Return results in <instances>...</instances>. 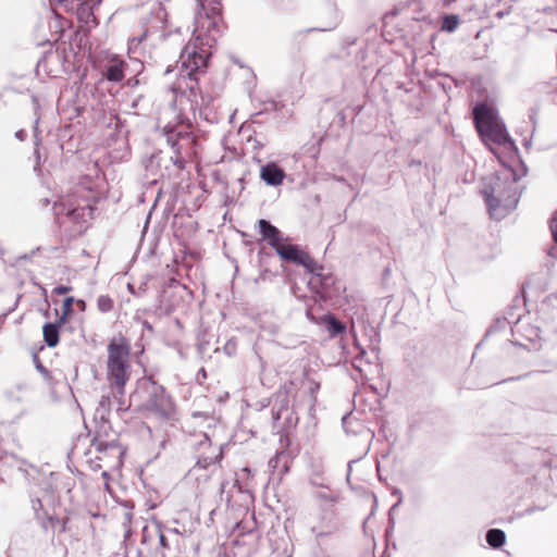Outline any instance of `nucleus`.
I'll return each instance as SVG.
<instances>
[{"label": "nucleus", "instance_id": "1", "mask_svg": "<svg viewBox=\"0 0 557 557\" xmlns=\"http://www.w3.org/2000/svg\"><path fill=\"white\" fill-rule=\"evenodd\" d=\"M199 11L195 15L193 38L186 44L180 55L182 72L175 90L180 91L176 101L181 104L186 99L189 109L196 110L199 98L198 79L195 74L207 67L211 47L221 34L220 1L197 0Z\"/></svg>", "mask_w": 557, "mask_h": 557}, {"label": "nucleus", "instance_id": "2", "mask_svg": "<svg viewBox=\"0 0 557 557\" xmlns=\"http://www.w3.org/2000/svg\"><path fill=\"white\" fill-rule=\"evenodd\" d=\"M519 180L520 176L509 168L483 180L481 194L491 218L502 220L516 209L521 196Z\"/></svg>", "mask_w": 557, "mask_h": 557}, {"label": "nucleus", "instance_id": "3", "mask_svg": "<svg viewBox=\"0 0 557 557\" xmlns=\"http://www.w3.org/2000/svg\"><path fill=\"white\" fill-rule=\"evenodd\" d=\"M107 379L119 410H126L125 384L129 380V342L122 335L113 337L108 345Z\"/></svg>", "mask_w": 557, "mask_h": 557}, {"label": "nucleus", "instance_id": "4", "mask_svg": "<svg viewBox=\"0 0 557 557\" xmlns=\"http://www.w3.org/2000/svg\"><path fill=\"white\" fill-rule=\"evenodd\" d=\"M177 117L180 119L177 124H168L163 127V135L174 152L171 157L173 164L178 170H184L187 160L196 153L197 143L190 124H186L181 115Z\"/></svg>", "mask_w": 557, "mask_h": 557}, {"label": "nucleus", "instance_id": "5", "mask_svg": "<svg viewBox=\"0 0 557 557\" xmlns=\"http://www.w3.org/2000/svg\"><path fill=\"white\" fill-rule=\"evenodd\" d=\"M473 122L478 133L485 144H495L509 150H516L505 125L495 116L486 104H478L473 109Z\"/></svg>", "mask_w": 557, "mask_h": 557}, {"label": "nucleus", "instance_id": "6", "mask_svg": "<svg viewBox=\"0 0 557 557\" xmlns=\"http://www.w3.org/2000/svg\"><path fill=\"white\" fill-rule=\"evenodd\" d=\"M54 214L60 223L71 222L83 227L94 215V206L90 200L77 195H67L53 206Z\"/></svg>", "mask_w": 557, "mask_h": 557}, {"label": "nucleus", "instance_id": "7", "mask_svg": "<svg viewBox=\"0 0 557 557\" xmlns=\"http://www.w3.org/2000/svg\"><path fill=\"white\" fill-rule=\"evenodd\" d=\"M91 445L99 453L97 459L100 461H107V466L111 470H121L123 467V459L126 453V449L115 441H104L100 433H97L92 441Z\"/></svg>", "mask_w": 557, "mask_h": 557}, {"label": "nucleus", "instance_id": "8", "mask_svg": "<svg viewBox=\"0 0 557 557\" xmlns=\"http://www.w3.org/2000/svg\"><path fill=\"white\" fill-rule=\"evenodd\" d=\"M281 259L304 267L310 274L322 275L323 268L319 265L309 253L301 250L297 245L282 244L275 249Z\"/></svg>", "mask_w": 557, "mask_h": 557}, {"label": "nucleus", "instance_id": "9", "mask_svg": "<svg viewBox=\"0 0 557 557\" xmlns=\"http://www.w3.org/2000/svg\"><path fill=\"white\" fill-rule=\"evenodd\" d=\"M144 409L160 418H169L174 411V406L163 389H154L144 404Z\"/></svg>", "mask_w": 557, "mask_h": 557}, {"label": "nucleus", "instance_id": "10", "mask_svg": "<svg viewBox=\"0 0 557 557\" xmlns=\"http://www.w3.org/2000/svg\"><path fill=\"white\" fill-rule=\"evenodd\" d=\"M259 233L274 250L284 243L282 232L265 219L258 220Z\"/></svg>", "mask_w": 557, "mask_h": 557}, {"label": "nucleus", "instance_id": "11", "mask_svg": "<svg viewBox=\"0 0 557 557\" xmlns=\"http://www.w3.org/2000/svg\"><path fill=\"white\" fill-rule=\"evenodd\" d=\"M69 315H59L54 323H47L44 325L42 333L45 343L49 347H55L59 344L60 329L69 321Z\"/></svg>", "mask_w": 557, "mask_h": 557}, {"label": "nucleus", "instance_id": "12", "mask_svg": "<svg viewBox=\"0 0 557 557\" xmlns=\"http://www.w3.org/2000/svg\"><path fill=\"white\" fill-rule=\"evenodd\" d=\"M260 177L270 186H278L283 183L285 172L276 163H268L261 168Z\"/></svg>", "mask_w": 557, "mask_h": 557}, {"label": "nucleus", "instance_id": "13", "mask_svg": "<svg viewBox=\"0 0 557 557\" xmlns=\"http://www.w3.org/2000/svg\"><path fill=\"white\" fill-rule=\"evenodd\" d=\"M201 446L206 445L208 448L212 449V454L209 456H200L197 460V466L201 469H207L213 463H218L221 461L223 457V451L221 447L212 446L210 442L201 443Z\"/></svg>", "mask_w": 557, "mask_h": 557}, {"label": "nucleus", "instance_id": "14", "mask_svg": "<svg viewBox=\"0 0 557 557\" xmlns=\"http://www.w3.org/2000/svg\"><path fill=\"white\" fill-rule=\"evenodd\" d=\"M103 76L114 83H119L124 78V62L121 60L112 61L104 70Z\"/></svg>", "mask_w": 557, "mask_h": 557}, {"label": "nucleus", "instance_id": "15", "mask_svg": "<svg viewBox=\"0 0 557 557\" xmlns=\"http://www.w3.org/2000/svg\"><path fill=\"white\" fill-rule=\"evenodd\" d=\"M323 323L331 337L346 332V324L337 320L334 315H324Z\"/></svg>", "mask_w": 557, "mask_h": 557}, {"label": "nucleus", "instance_id": "16", "mask_svg": "<svg viewBox=\"0 0 557 557\" xmlns=\"http://www.w3.org/2000/svg\"><path fill=\"white\" fill-rule=\"evenodd\" d=\"M77 17L81 22L86 24L95 21V14L92 5L88 1H83L76 9Z\"/></svg>", "mask_w": 557, "mask_h": 557}, {"label": "nucleus", "instance_id": "17", "mask_svg": "<svg viewBox=\"0 0 557 557\" xmlns=\"http://www.w3.org/2000/svg\"><path fill=\"white\" fill-rule=\"evenodd\" d=\"M506 535L500 529H491L486 533V542L493 548H499L504 545Z\"/></svg>", "mask_w": 557, "mask_h": 557}, {"label": "nucleus", "instance_id": "18", "mask_svg": "<svg viewBox=\"0 0 557 557\" xmlns=\"http://www.w3.org/2000/svg\"><path fill=\"white\" fill-rule=\"evenodd\" d=\"M459 25V16L455 14L445 15L442 23V30L453 33Z\"/></svg>", "mask_w": 557, "mask_h": 557}, {"label": "nucleus", "instance_id": "19", "mask_svg": "<svg viewBox=\"0 0 557 557\" xmlns=\"http://www.w3.org/2000/svg\"><path fill=\"white\" fill-rule=\"evenodd\" d=\"M97 306L101 312H108L113 309V301L110 297L101 295L98 297Z\"/></svg>", "mask_w": 557, "mask_h": 557}, {"label": "nucleus", "instance_id": "20", "mask_svg": "<svg viewBox=\"0 0 557 557\" xmlns=\"http://www.w3.org/2000/svg\"><path fill=\"white\" fill-rule=\"evenodd\" d=\"M332 13H333V20H332V23L330 24V26L318 28L319 30L329 32V30L334 29L338 25V23L341 21V16H339V13H338V10L336 7L332 8Z\"/></svg>", "mask_w": 557, "mask_h": 557}, {"label": "nucleus", "instance_id": "21", "mask_svg": "<svg viewBox=\"0 0 557 557\" xmlns=\"http://www.w3.org/2000/svg\"><path fill=\"white\" fill-rule=\"evenodd\" d=\"M73 297H65L62 304V313H73Z\"/></svg>", "mask_w": 557, "mask_h": 557}, {"label": "nucleus", "instance_id": "22", "mask_svg": "<svg viewBox=\"0 0 557 557\" xmlns=\"http://www.w3.org/2000/svg\"><path fill=\"white\" fill-rule=\"evenodd\" d=\"M35 157H36V165L34 166V171L38 174H40V154H39V150L36 148L35 149V152H34Z\"/></svg>", "mask_w": 557, "mask_h": 557}, {"label": "nucleus", "instance_id": "23", "mask_svg": "<svg viewBox=\"0 0 557 557\" xmlns=\"http://www.w3.org/2000/svg\"><path fill=\"white\" fill-rule=\"evenodd\" d=\"M550 231H552L554 242L557 244V219L552 222Z\"/></svg>", "mask_w": 557, "mask_h": 557}, {"label": "nucleus", "instance_id": "24", "mask_svg": "<svg viewBox=\"0 0 557 557\" xmlns=\"http://www.w3.org/2000/svg\"><path fill=\"white\" fill-rule=\"evenodd\" d=\"M100 405H101L106 410H109V409H110V406H111L110 397H109V396H103V397L101 398Z\"/></svg>", "mask_w": 557, "mask_h": 557}, {"label": "nucleus", "instance_id": "25", "mask_svg": "<svg viewBox=\"0 0 557 557\" xmlns=\"http://www.w3.org/2000/svg\"><path fill=\"white\" fill-rule=\"evenodd\" d=\"M159 543L163 548H169L168 539L163 533H160L159 535Z\"/></svg>", "mask_w": 557, "mask_h": 557}, {"label": "nucleus", "instance_id": "26", "mask_svg": "<svg viewBox=\"0 0 557 557\" xmlns=\"http://www.w3.org/2000/svg\"><path fill=\"white\" fill-rule=\"evenodd\" d=\"M27 136V133L24 131V129H20L15 133V137L18 139V140H24Z\"/></svg>", "mask_w": 557, "mask_h": 557}, {"label": "nucleus", "instance_id": "27", "mask_svg": "<svg viewBox=\"0 0 557 557\" xmlns=\"http://www.w3.org/2000/svg\"><path fill=\"white\" fill-rule=\"evenodd\" d=\"M69 289H70L69 287L61 285V286H58V287H55V288H54V293H57V294H59V295H63V294H65Z\"/></svg>", "mask_w": 557, "mask_h": 557}, {"label": "nucleus", "instance_id": "28", "mask_svg": "<svg viewBox=\"0 0 557 557\" xmlns=\"http://www.w3.org/2000/svg\"><path fill=\"white\" fill-rule=\"evenodd\" d=\"M509 13H510L509 10H507V11H497L495 13V17L500 20V18L505 17L506 15H508Z\"/></svg>", "mask_w": 557, "mask_h": 557}, {"label": "nucleus", "instance_id": "29", "mask_svg": "<svg viewBox=\"0 0 557 557\" xmlns=\"http://www.w3.org/2000/svg\"><path fill=\"white\" fill-rule=\"evenodd\" d=\"M76 306H77L78 310H81V311H84L86 309V304L82 299L76 300Z\"/></svg>", "mask_w": 557, "mask_h": 557}, {"label": "nucleus", "instance_id": "30", "mask_svg": "<svg viewBox=\"0 0 557 557\" xmlns=\"http://www.w3.org/2000/svg\"><path fill=\"white\" fill-rule=\"evenodd\" d=\"M101 476L106 480V487H107V488H109V483H108V481H109V480H110V478H111V476H110V474H109V472H108V471H103V472L101 473Z\"/></svg>", "mask_w": 557, "mask_h": 557}, {"label": "nucleus", "instance_id": "31", "mask_svg": "<svg viewBox=\"0 0 557 557\" xmlns=\"http://www.w3.org/2000/svg\"><path fill=\"white\" fill-rule=\"evenodd\" d=\"M140 42V39H136V38H133V40L131 41V47H129V50L133 49V46H136Z\"/></svg>", "mask_w": 557, "mask_h": 557}, {"label": "nucleus", "instance_id": "32", "mask_svg": "<svg viewBox=\"0 0 557 557\" xmlns=\"http://www.w3.org/2000/svg\"><path fill=\"white\" fill-rule=\"evenodd\" d=\"M178 309H180L178 306L177 307L173 306V307L168 308L165 310L166 311L165 313H170L171 311L178 310Z\"/></svg>", "mask_w": 557, "mask_h": 557}, {"label": "nucleus", "instance_id": "33", "mask_svg": "<svg viewBox=\"0 0 557 557\" xmlns=\"http://www.w3.org/2000/svg\"><path fill=\"white\" fill-rule=\"evenodd\" d=\"M184 290H185V287L178 286V287H177V290H175V292H173V293H174V295H176V294H181V293H182V292H184Z\"/></svg>", "mask_w": 557, "mask_h": 557}, {"label": "nucleus", "instance_id": "34", "mask_svg": "<svg viewBox=\"0 0 557 557\" xmlns=\"http://www.w3.org/2000/svg\"><path fill=\"white\" fill-rule=\"evenodd\" d=\"M101 426H102V428H104V429H106V428H110V425H109V423H108L107 421H103V423H102V425H101Z\"/></svg>", "mask_w": 557, "mask_h": 557}, {"label": "nucleus", "instance_id": "35", "mask_svg": "<svg viewBox=\"0 0 557 557\" xmlns=\"http://www.w3.org/2000/svg\"><path fill=\"white\" fill-rule=\"evenodd\" d=\"M44 203H45V206H48V205H49V200L46 198V199L44 200Z\"/></svg>", "mask_w": 557, "mask_h": 557}, {"label": "nucleus", "instance_id": "36", "mask_svg": "<svg viewBox=\"0 0 557 557\" xmlns=\"http://www.w3.org/2000/svg\"><path fill=\"white\" fill-rule=\"evenodd\" d=\"M35 137H37V135H35ZM38 144H39V140H38V138H36L35 145L38 146Z\"/></svg>", "mask_w": 557, "mask_h": 557}]
</instances>
